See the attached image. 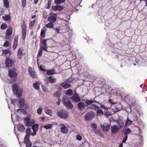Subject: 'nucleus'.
Here are the masks:
<instances>
[{"label":"nucleus","instance_id":"2eb2a0df","mask_svg":"<svg viewBox=\"0 0 147 147\" xmlns=\"http://www.w3.org/2000/svg\"><path fill=\"white\" fill-rule=\"evenodd\" d=\"M63 105L65 106L67 109H71L73 107V105L71 104V102H62Z\"/></svg>","mask_w":147,"mask_h":147},{"label":"nucleus","instance_id":"8fccbe9b","mask_svg":"<svg viewBox=\"0 0 147 147\" xmlns=\"http://www.w3.org/2000/svg\"><path fill=\"white\" fill-rule=\"evenodd\" d=\"M7 27V24H2L1 26V28L2 29H5Z\"/></svg>","mask_w":147,"mask_h":147},{"label":"nucleus","instance_id":"4be33fe9","mask_svg":"<svg viewBox=\"0 0 147 147\" xmlns=\"http://www.w3.org/2000/svg\"><path fill=\"white\" fill-rule=\"evenodd\" d=\"M49 82L50 83H54L56 81V79L53 76H50L48 78Z\"/></svg>","mask_w":147,"mask_h":147},{"label":"nucleus","instance_id":"a19ab883","mask_svg":"<svg viewBox=\"0 0 147 147\" xmlns=\"http://www.w3.org/2000/svg\"><path fill=\"white\" fill-rule=\"evenodd\" d=\"M45 113L49 115H51L52 113V111L50 109H48L46 108L45 110Z\"/></svg>","mask_w":147,"mask_h":147},{"label":"nucleus","instance_id":"69168bd1","mask_svg":"<svg viewBox=\"0 0 147 147\" xmlns=\"http://www.w3.org/2000/svg\"><path fill=\"white\" fill-rule=\"evenodd\" d=\"M55 31L57 32L58 33H59V30L60 29L58 28H55Z\"/></svg>","mask_w":147,"mask_h":147},{"label":"nucleus","instance_id":"72a5a7b5","mask_svg":"<svg viewBox=\"0 0 147 147\" xmlns=\"http://www.w3.org/2000/svg\"><path fill=\"white\" fill-rule=\"evenodd\" d=\"M39 84V83L38 82H36L35 83L33 84V86L34 88L36 90L39 89L40 87L38 86Z\"/></svg>","mask_w":147,"mask_h":147},{"label":"nucleus","instance_id":"7ed1b4c3","mask_svg":"<svg viewBox=\"0 0 147 147\" xmlns=\"http://www.w3.org/2000/svg\"><path fill=\"white\" fill-rule=\"evenodd\" d=\"M24 123L25 126L30 127L34 124L35 122L33 119H31L29 117L25 118L24 120Z\"/></svg>","mask_w":147,"mask_h":147},{"label":"nucleus","instance_id":"58836bf2","mask_svg":"<svg viewBox=\"0 0 147 147\" xmlns=\"http://www.w3.org/2000/svg\"><path fill=\"white\" fill-rule=\"evenodd\" d=\"M65 0H55V3L57 5L64 3Z\"/></svg>","mask_w":147,"mask_h":147},{"label":"nucleus","instance_id":"5701e85b","mask_svg":"<svg viewBox=\"0 0 147 147\" xmlns=\"http://www.w3.org/2000/svg\"><path fill=\"white\" fill-rule=\"evenodd\" d=\"M117 123L119 124L120 128H122L124 126V122L123 120L119 119L117 121Z\"/></svg>","mask_w":147,"mask_h":147},{"label":"nucleus","instance_id":"393cba45","mask_svg":"<svg viewBox=\"0 0 147 147\" xmlns=\"http://www.w3.org/2000/svg\"><path fill=\"white\" fill-rule=\"evenodd\" d=\"M61 131L64 134H66L68 131V129L65 126L63 125L61 128Z\"/></svg>","mask_w":147,"mask_h":147},{"label":"nucleus","instance_id":"2f4dec72","mask_svg":"<svg viewBox=\"0 0 147 147\" xmlns=\"http://www.w3.org/2000/svg\"><path fill=\"white\" fill-rule=\"evenodd\" d=\"M2 19L4 20L8 21L11 19V16L9 15H6L2 16Z\"/></svg>","mask_w":147,"mask_h":147},{"label":"nucleus","instance_id":"a211bd4d","mask_svg":"<svg viewBox=\"0 0 147 147\" xmlns=\"http://www.w3.org/2000/svg\"><path fill=\"white\" fill-rule=\"evenodd\" d=\"M78 107L79 109L81 111H82L85 109V105L82 102H80L78 104Z\"/></svg>","mask_w":147,"mask_h":147},{"label":"nucleus","instance_id":"7c9ffc66","mask_svg":"<svg viewBox=\"0 0 147 147\" xmlns=\"http://www.w3.org/2000/svg\"><path fill=\"white\" fill-rule=\"evenodd\" d=\"M16 111L18 113L20 112V113L23 114L24 115H26V111L24 109H18Z\"/></svg>","mask_w":147,"mask_h":147},{"label":"nucleus","instance_id":"cd10ccee","mask_svg":"<svg viewBox=\"0 0 147 147\" xmlns=\"http://www.w3.org/2000/svg\"><path fill=\"white\" fill-rule=\"evenodd\" d=\"M6 35L8 36H11L12 33V30L10 28L7 29L6 31Z\"/></svg>","mask_w":147,"mask_h":147},{"label":"nucleus","instance_id":"3c124183","mask_svg":"<svg viewBox=\"0 0 147 147\" xmlns=\"http://www.w3.org/2000/svg\"><path fill=\"white\" fill-rule=\"evenodd\" d=\"M124 100L125 101H128L129 100H131L129 96L127 95L124 97Z\"/></svg>","mask_w":147,"mask_h":147},{"label":"nucleus","instance_id":"0e129e2a","mask_svg":"<svg viewBox=\"0 0 147 147\" xmlns=\"http://www.w3.org/2000/svg\"><path fill=\"white\" fill-rule=\"evenodd\" d=\"M39 68L42 71H46L47 70H46L45 69H43L42 68V67L41 66H40V67H39Z\"/></svg>","mask_w":147,"mask_h":147},{"label":"nucleus","instance_id":"37998d69","mask_svg":"<svg viewBox=\"0 0 147 147\" xmlns=\"http://www.w3.org/2000/svg\"><path fill=\"white\" fill-rule=\"evenodd\" d=\"M91 126L92 128L94 130H95L96 129L97 127L96 124L95 123L91 124Z\"/></svg>","mask_w":147,"mask_h":147},{"label":"nucleus","instance_id":"c756f323","mask_svg":"<svg viewBox=\"0 0 147 147\" xmlns=\"http://www.w3.org/2000/svg\"><path fill=\"white\" fill-rule=\"evenodd\" d=\"M46 30L45 29H42L40 34L41 37L45 38V34Z\"/></svg>","mask_w":147,"mask_h":147},{"label":"nucleus","instance_id":"9d476101","mask_svg":"<svg viewBox=\"0 0 147 147\" xmlns=\"http://www.w3.org/2000/svg\"><path fill=\"white\" fill-rule=\"evenodd\" d=\"M100 127L103 131L107 132L109 129L110 125L108 123H106L103 124H101Z\"/></svg>","mask_w":147,"mask_h":147},{"label":"nucleus","instance_id":"de8ad7c7","mask_svg":"<svg viewBox=\"0 0 147 147\" xmlns=\"http://www.w3.org/2000/svg\"><path fill=\"white\" fill-rule=\"evenodd\" d=\"M22 5L23 7H25L26 4V0H21Z\"/></svg>","mask_w":147,"mask_h":147},{"label":"nucleus","instance_id":"f3484780","mask_svg":"<svg viewBox=\"0 0 147 147\" xmlns=\"http://www.w3.org/2000/svg\"><path fill=\"white\" fill-rule=\"evenodd\" d=\"M24 142L26 144V147H31L32 143L30 141L29 138H24Z\"/></svg>","mask_w":147,"mask_h":147},{"label":"nucleus","instance_id":"39448f33","mask_svg":"<svg viewBox=\"0 0 147 147\" xmlns=\"http://www.w3.org/2000/svg\"><path fill=\"white\" fill-rule=\"evenodd\" d=\"M58 116L61 118L66 119L68 117V113L66 111L63 110H61L57 112Z\"/></svg>","mask_w":147,"mask_h":147},{"label":"nucleus","instance_id":"f257e3e1","mask_svg":"<svg viewBox=\"0 0 147 147\" xmlns=\"http://www.w3.org/2000/svg\"><path fill=\"white\" fill-rule=\"evenodd\" d=\"M13 94L15 95L17 98L21 96L23 92L21 89H19L18 85L16 83L13 84L12 87Z\"/></svg>","mask_w":147,"mask_h":147},{"label":"nucleus","instance_id":"0eeeda50","mask_svg":"<svg viewBox=\"0 0 147 147\" xmlns=\"http://www.w3.org/2000/svg\"><path fill=\"white\" fill-rule=\"evenodd\" d=\"M57 14L54 13H52L51 16L49 17L48 18V20L53 23L55 22L56 20V18Z\"/></svg>","mask_w":147,"mask_h":147},{"label":"nucleus","instance_id":"680f3d73","mask_svg":"<svg viewBox=\"0 0 147 147\" xmlns=\"http://www.w3.org/2000/svg\"><path fill=\"white\" fill-rule=\"evenodd\" d=\"M72 81V80L70 78L68 79L67 80H66L65 81V82H66L67 83H70Z\"/></svg>","mask_w":147,"mask_h":147},{"label":"nucleus","instance_id":"dca6fc26","mask_svg":"<svg viewBox=\"0 0 147 147\" xmlns=\"http://www.w3.org/2000/svg\"><path fill=\"white\" fill-rule=\"evenodd\" d=\"M23 50V49H21L20 48L18 49L17 54V57L19 60H21L22 57L23 56V54L22 52Z\"/></svg>","mask_w":147,"mask_h":147},{"label":"nucleus","instance_id":"ea45409f","mask_svg":"<svg viewBox=\"0 0 147 147\" xmlns=\"http://www.w3.org/2000/svg\"><path fill=\"white\" fill-rule=\"evenodd\" d=\"M53 127V125L52 124H48L46 125H44L43 126L44 128H45L46 129H51Z\"/></svg>","mask_w":147,"mask_h":147},{"label":"nucleus","instance_id":"6e6552de","mask_svg":"<svg viewBox=\"0 0 147 147\" xmlns=\"http://www.w3.org/2000/svg\"><path fill=\"white\" fill-rule=\"evenodd\" d=\"M12 60L8 57H7L5 60V65L6 67H11L13 65Z\"/></svg>","mask_w":147,"mask_h":147},{"label":"nucleus","instance_id":"13d9d810","mask_svg":"<svg viewBox=\"0 0 147 147\" xmlns=\"http://www.w3.org/2000/svg\"><path fill=\"white\" fill-rule=\"evenodd\" d=\"M76 137L77 139L78 140L80 141L82 139V136L79 134L77 135Z\"/></svg>","mask_w":147,"mask_h":147},{"label":"nucleus","instance_id":"603ef678","mask_svg":"<svg viewBox=\"0 0 147 147\" xmlns=\"http://www.w3.org/2000/svg\"><path fill=\"white\" fill-rule=\"evenodd\" d=\"M9 43L8 41L6 40L3 45V46L5 47H7L9 46Z\"/></svg>","mask_w":147,"mask_h":147},{"label":"nucleus","instance_id":"e2e57ef3","mask_svg":"<svg viewBox=\"0 0 147 147\" xmlns=\"http://www.w3.org/2000/svg\"><path fill=\"white\" fill-rule=\"evenodd\" d=\"M86 102V103L87 104V105H90L93 102ZM96 102L97 103H98V102Z\"/></svg>","mask_w":147,"mask_h":147},{"label":"nucleus","instance_id":"bf43d9fd","mask_svg":"<svg viewBox=\"0 0 147 147\" xmlns=\"http://www.w3.org/2000/svg\"><path fill=\"white\" fill-rule=\"evenodd\" d=\"M128 136L127 135H126V136L124 137V138H123V140L122 141V143H125L126 142L127 140V139Z\"/></svg>","mask_w":147,"mask_h":147},{"label":"nucleus","instance_id":"c9c22d12","mask_svg":"<svg viewBox=\"0 0 147 147\" xmlns=\"http://www.w3.org/2000/svg\"><path fill=\"white\" fill-rule=\"evenodd\" d=\"M2 53L3 54H4L5 55L8 54H10L11 53V52L9 49L3 50L2 51Z\"/></svg>","mask_w":147,"mask_h":147},{"label":"nucleus","instance_id":"1a4fd4ad","mask_svg":"<svg viewBox=\"0 0 147 147\" xmlns=\"http://www.w3.org/2000/svg\"><path fill=\"white\" fill-rule=\"evenodd\" d=\"M94 114L92 112H90L86 114L85 115V119L86 120H89L92 119L94 116Z\"/></svg>","mask_w":147,"mask_h":147},{"label":"nucleus","instance_id":"4d7b16f0","mask_svg":"<svg viewBox=\"0 0 147 147\" xmlns=\"http://www.w3.org/2000/svg\"><path fill=\"white\" fill-rule=\"evenodd\" d=\"M42 111V109L41 108H39L37 111V113L39 114H40L41 113Z\"/></svg>","mask_w":147,"mask_h":147},{"label":"nucleus","instance_id":"e433bc0d","mask_svg":"<svg viewBox=\"0 0 147 147\" xmlns=\"http://www.w3.org/2000/svg\"><path fill=\"white\" fill-rule=\"evenodd\" d=\"M24 104L25 102H19V103L17 104V106L19 108H22L24 107Z\"/></svg>","mask_w":147,"mask_h":147},{"label":"nucleus","instance_id":"412c9836","mask_svg":"<svg viewBox=\"0 0 147 147\" xmlns=\"http://www.w3.org/2000/svg\"><path fill=\"white\" fill-rule=\"evenodd\" d=\"M61 86L64 89H67L71 86L70 84H67L66 82L62 83L60 84Z\"/></svg>","mask_w":147,"mask_h":147},{"label":"nucleus","instance_id":"f03ea898","mask_svg":"<svg viewBox=\"0 0 147 147\" xmlns=\"http://www.w3.org/2000/svg\"><path fill=\"white\" fill-rule=\"evenodd\" d=\"M48 40V39H44L42 41L40 40V46L42 45L43 46L40 47L38 52V56L40 57L42 56L43 50L45 51H48L47 49L48 47L47 44L46 42Z\"/></svg>","mask_w":147,"mask_h":147},{"label":"nucleus","instance_id":"864d4df0","mask_svg":"<svg viewBox=\"0 0 147 147\" xmlns=\"http://www.w3.org/2000/svg\"><path fill=\"white\" fill-rule=\"evenodd\" d=\"M51 5V2H50V1H48L47 4L46 5L45 8L46 9H49Z\"/></svg>","mask_w":147,"mask_h":147},{"label":"nucleus","instance_id":"473e14b6","mask_svg":"<svg viewBox=\"0 0 147 147\" xmlns=\"http://www.w3.org/2000/svg\"><path fill=\"white\" fill-rule=\"evenodd\" d=\"M73 91L71 89H69L65 92V94L67 95L71 96L73 94Z\"/></svg>","mask_w":147,"mask_h":147},{"label":"nucleus","instance_id":"09e8293b","mask_svg":"<svg viewBox=\"0 0 147 147\" xmlns=\"http://www.w3.org/2000/svg\"><path fill=\"white\" fill-rule=\"evenodd\" d=\"M132 122V121L129 119H127V121H126L125 127L127 126V125H129L130 124H131Z\"/></svg>","mask_w":147,"mask_h":147},{"label":"nucleus","instance_id":"b1692460","mask_svg":"<svg viewBox=\"0 0 147 147\" xmlns=\"http://www.w3.org/2000/svg\"><path fill=\"white\" fill-rule=\"evenodd\" d=\"M26 135L25 138H29V136L31 135V129L30 128H28L26 130Z\"/></svg>","mask_w":147,"mask_h":147},{"label":"nucleus","instance_id":"5fc2aeb1","mask_svg":"<svg viewBox=\"0 0 147 147\" xmlns=\"http://www.w3.org/2000/svg\"><path fill=\"white\" fill-rule=\"evenodd\" d=\"M131 131L129 128H127L125 131V134H126L127 135L128 134L131 133Z\"/></svg>","mask_w":147,"mask_h":147},{"label":"nucleus","instance_id":"4c0bfd02","mask_svg":"<svg viewBox=\"0 0 147 147\" xmlns=\"http://www.w3.org/2000/svg\"><path fill=\"white\" fill-rule=\"evenodd\" d=\"M3 3L5 7L8 8L9 7V3L8 0H3Z\"/></svg>","mask_w":147,"mask_h":147},{"label":"nucleus","instance_id":"774afa93","mask_svg":"<svg viewBox=\"0 0 147 147\" xmlns=\"http://www.w3.org/2000/svg\"><path fill=\"white\" fill-rule=\"evenodd\" d=\"M99 135L100 136V137L102 138H104V135L101 133H99Z\"/></svg>","mask_w":147,"mask_h":147},{"label":"nucleus","instance_id":"423d86ee","mask_svg":"<svg viewBox=\"0 0 147 147\" xmlns=\"http://www.w3.org/2000/svg\"><path fill=\"white\" fill-rule=\"evenodd\" d=\"M109 103L111 106H114L115 107V108L117 111H119L121 110L122 108V105L120 102H109Z\"/></svg>","mask_w":147,"mask_h":147},{"label":"nucleus","instance_id":"6ab92c4d","mask_svg":"<svg viewBox=\"0 0 147 147\" xmlns=\"http://www.w3.org/2000/svg\"><path fill=\"white\" fill-rule=\"evenodd\" d=\"M18 37L16 36L15 38L13 41V49L15 50L17 48L18 45Z\"/></svg>","mask_w":147,"mask_h":147},{"label":"nucleus","instance_id":"338daca9","mask_svg":"<svg viewBox=\"0 0 147 147\" xmlns=\"http://www.w3.org/2000/svg\"><path fill=\"white\" fill-rule=\"evenodd\" d=\"M96 106L93 105H92L90 106V107L91 108L93 109L96 107Z\"/></svg>","mask_w":147,"mask_h":147},{"label":"nucleus","instance_id":"9b49d317","mask_svg":"<svg viewBox=\"0 0 147 147\" xmlns=\"http://www.w3.org/2000/svg\"><path fill=\"white\" fill-rule=\"evenodd\" d=\"M71 99L72 100H74L75 101H80L81 100V98L80 97L79 94L76 93L75 90L74 91V93L71 97Z\"/></svg>","mask_w":147,"mask_h":147},{"label":"nucleus","instance_id":"bb28decb","mask_svg":"<svg viewBox=\"0 0 147 147\" xmlns=\"http://www.w3.org/2000/svg\"><path fill=\"white\" fill-rule=\"evenodd\" d=\"M39 125L38 124H36L34 125H32V129L34 132H37L38 130Z\"/></svg>","mask_w":147,"mask_h":147},{"label":"nucleus","instance_id":"c85d7f7f","mask_svg":"<svg viewBox=\"0 0 147 147\" xmlns=\"http://www.w3.org/2000/svg\"><path fill=\"white\" fill-rule=\"evenodd\" d=\"M55 70L54 69L47 71V74L48 75H51L55 74Z\"/></svg>","mask_w":147,"mask_h":147},{"label":"nucleus","instance_id":"c03bdc74","mask_svg":"<svg viewBox=\"0 0 147 147\" xmlns=\"http://www.w3.org/2000/svg\"><path fill=\"white\" fill-rule=\"evenodd\" d=\"M96 113L97 115H102L103 114V111L101 109H99L97 110Z\"/></svg>","mask_w":147,"mask_h":147},{"label":"nucleus","instance_id":"49530a36","mask_svg":"<svg viewBox=\"0 0 147 147\" xmlns=\"http://www.w3.org/2000/svg\"><path fill=\"white\" fill-rule=\"evenodd\" d=\"M101 107L102 108H103L107 110L109 109V108L111 107V105H110V106L109 107L106 106H105V105L102 104L101 105Z\"/></svg>","mask_w":147,"mask_h":147},{"label":"nucleus","instance_id":"6e6d98bb","mask_svg":"<svg viewBox=\"0 0 147 147\" xmlns=\"http://www.w3.org/2000/svg\"><path fill=\"white\" fill-rule=\"evenodd\" d=\"M58 5H56L55 6H52V9L53 10L55 11H56L57 10H58Z\"/></svg>","mask_w":147,"mask_h":147},{"label":"nucleus","instance_id":"052dcab7","mask_svg":"<svg viewBox=\"0 0 147 147\" xmlns=\"http://www.w3.org/2000/svg\"><path fill=\"white\" fill-rule=\"evenodd\" d=\"M58 10L59 11H61L63 9V7L62 6L59 5H58Z\"/></svg>","mask_w":147,"mask_h":147},{"label":"nucleus","instance_id":"4468645a","mask_svg":"<svg viewBox=\"0 0 147 147\" xmlns=\"http://www.w3.org/2000/svg\"><path fill=\"white\" fill-rule=\"evenodd\" d=\"M112 134H115L117 133L119 130V128L116 125H113L111 127Z\"/></svg>","mask_w":147,"mask_h":147},{"label":"nucleus","instance_id":"aec40b11","mask_svg":"<svg viewBox=\"0 0 147 147\" xmlns=\"http://www.w3.org/2000/svg\"><path fill=\"white\" fill-rule=\"evenodd\" d=\"M18 130L20 132H23L25 130L24 126L22 124H19L17 127Z\"/></svg>","mask_w":147,"mask_h":147},{"label":"nucleus","instance_id":"f704fd0d","mask_svg":"<svg viewBox=\"0 0 147 147\" xmlns=\"http://www.w3.org/2000/svg\"><path fill=\"white\" fill-rule=\"evenodd\" d=\"M54 24L53 23L50 22L46 25V26L48 28H53Z\"/></svg>","mask_w":147,"mask_h":147},{"label":"nucleus","instance_id":"a878e982","mask_svg":"<svg viewBox=\"0 0 147 147\" xmlns=\"http://www.w3.org/2000/svg\"><path fill=\"white\" fill-rule=\"evenodd\" d=\"M61 94L60 92L58 91H57L53 93V96L55 98H59L60 97Z\"/></svg>","mask_w":147,"mask_h":147},{"label":"nucleus","instance_id":"20e7f679","mask_svg":"<svg viewBox=\"0 0 147 147\" xmlns=\"http://www.w3.org/2000/svg\"><path fill=\"white\" fill-rule=\"evenodd\" d=\"M23 23L21 25V27L22 30V37L23 40H25L26 38L27 26L24 20H23Z\"/></svg>","mask_w":147,"mask_h":147},{"label":"nucleus","instance_id":"ddd939ff","mask_svg":"<svg viewBox=\"0 0 147 147\" xmlns=\"http://www.w3.org/2000/svg\"><path fill=\"white\" fill-rule=\"evenodd\" d=\"M8 76L10 78L16 77L18 76V74L14 70L9 69L8 71Z\"/></svg>","mask_w":147,"mask_h":147},{"label":"nucleus","instance_id":"a18cd8bd","mask_svg":"<svg viewBox=\"0 0 147 147\" xmlns=\"http://www.w3.org/2000/svg\"><path fill=\"white\" fill-rule=\"evenodd\" d=\"M42 88L43 91L45 93L48 92H49V91L47 88L45 86H42Z\"/></svg>","mask_w":147,"mask_h":147},{"label":"nucleus","instance_id":"f8f14e48","mask_svg":"<svg viewBox=\"0 0 147 147\" xmlns=\"http://www.w3.org/2000/svg\"><path fill=\"white\" fill-rule=\"evenodd\" d=\"M28 71L30 74V76L33 78H37V76L35 74L34 70H33L31 67H29L28 68Z\"/></svg>","mask_w":147,"mask_h":147},{"label":"nucleus","instance_id":"79ce46f5","mask_svg":"<svg viewBox=\"0 0 147 147\" xmlns=\"http://www.w3.org/2000/svg\"><path fill=\"white\" fill-rule=\"evenodd\" d=\"M36 22V20H34L33 21L30 22L29 24V27L30 28H32Z\"/></svg>","mask_w":147,"mask_h":147}]
</instances>
